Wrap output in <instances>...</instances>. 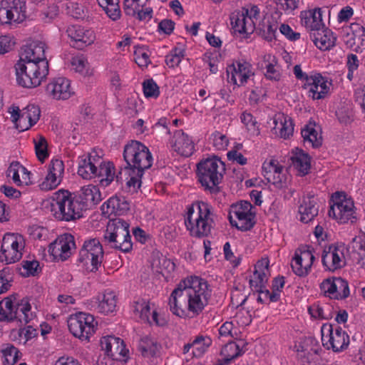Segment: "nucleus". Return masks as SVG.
Listing matches in <instances>:
<instances>
[{"instance_id": "nucleus-1", "label": "nucleus", "mask_w": 365, "mask_h": 365, "mask_svg": "<svg viewBox=\"0 0 365 365\" xmlns=\"http://www.w3.org/2000/svg\"><path fill=\"white\" fill-rule=\"evenodd\" d=\"M211 289L206 280L197 276H190L182 280L173 291L170 299V309L173 314L184 317L187 313L199 315L207 305Z\"/></svg>"}, {"instance_id": "nucleus-2", "label": "nucleus", "mask_w": 365, "mask_h": 365, "mask_svg": "<svg viewBox=\"0 0 365 365\" xmlns=\"http://www.w3.org/2000/svg\"><path fill=\"white\" fill-rule=\"evenodd\" d=\"M45 46L43 42L37 41L22 47L20 58L14 66L19 86L24 88L37 87L48 74Z\"/></svg>"}, {"instance_id": "nucleus-3", "label": "nucleus", "mask_w": 365, "mask_h": 365, "mask_svg": "<svg viewBox=\"0 0 365 365\" xmlns=\"http://www.w3.org/2000/svg\"><path fill=\"white\" fill-rule=\"evenodd\" d=\"M214 213L212 206L203 201H196L187 208L185 225L191 236H207L214 226Z\"/></svg>"}, {"instance_id": "nucleus-4", "label": "nucleus", "mask_w": 365, "mask_h": 365, "mask_svg": "<svg viewBox=\"0 0 365 365\" xmlns=\"http://www.w3.org/2000/svg\"><path fill=\"white\" fill-rule=\"evenodd\" d=\"M53 205L55 209V217L59 220L72 221L82 217L84 210L83 203L78 201L76 194L66 190H59L54 193Z\"/></svg>"}, {"instance_id": "nucleus-5", "label": "nucleus", "mask_w": 365, "mask_h": 365, "mask_svg": "<svg viewBox=\"0 0 365 365\" xmlns=\"http://www.w3.org/2000/svg\"><path fill=\"white\" fill-rule=\"evenodd\" d=\"M130 225L125 220L116 218L110 220L103 235L104 242L111 248L128 252L133 243L129 231Z\"/></svg>"}, {"instance_id": "nucleus-6", "label": "nucleus", "mask_w": 365, "mask_h": 365, "mask_svg": "<svg viewBox=\"0 0 365 365\" xmlns=\"http://www.w3.org/2000/svg\"><path fill=\"white\" fill-rule=\"evenodd\" d=\"M103 255V247L99 240L89 239L84 241L79 251L78 262L88 272H96L101 266Z\"/></svg>"}, {"instance_id": "nucleus-7", "label": "nucleus", "mask_w": 365, "mask_h": 365, "mask_svg": "<svg viewBox=\"0 0 365 365\" xmlns=\"http://www.w3.org/2000/svg\"><path fill=\"white\" fill-rule=\"evenodd\" d=\"M224 161H200L197 164L198 181L205 190L214 189L221 181Z\"/></svg>"}, {"instance_id": "nucleus-8", "label": "nucleus", "mask_w": 365, "mask_h": 365, "mask_svg": "<svg viewBox=\"0 0 365 365\" xmlns=\"http://www.w3.org/2000/svg\"><path fill=\"white\" fill-rule=\"evenodd\" d=\"M12 122L20 132L29 130L39 120L41 109L38 106L29 104L22 110L19 106L12 105L9 108Z\"/></svg>"}, {"instance_id": "nucleus-9", "label": "nucleus", "mask_w": 365, "mask_h": 365, "mask_svg": "<svg viewBox=\"0 0 365 365\" xmlns=\"http://www.w3.org/2000/svg\"><path fill=\"white\" fill-rule=\"evenodd\" d=\"M229 220L230 224L238 230H250L255 224V212L252 204L247 201H241L232 205Z\"/></svg>"}, {"instance_id": "nucleus-10", "label": "nucleus", "mask_w": 365, "mask_h": 365, "mask_svg": "<svg viewBox=\"0 0 365 365\" xmlns=\"http://www.w3.org/2000/svg\"><path fill=\"white\" fill-rule=\"evenodd\" d=\"M25 247L22 235L15 233L4 235L0 253V261L6 264H11L22 257V250Z\"/></svg>"}, {"instance_id": "nucleus-11", "label": "nucleus", "mask_w": 365, "mask_h": 365, "mask_svg": "<svg viewBox=\"0 0 365 365\" xmlns=\"http://www.w3.org/2000/svg\"><path fill=\"white\" fill-rule=\"evenodd\" d=\"M97 322L94 317L85 312H78L70 316L68 327L71 333L81 340H88L94 334Z\"/></svg>"}, {"instance_id": "nucleus-12", "label": "nucleus", "mask_w": 365, "mask_h": 365, "mask_svg": "<svg viewBox=\"0 0 365 365\" xmlns=\"http://www.w3.org/2000/svg\"><path fill=\"white\" fill-rule=\"evenodd\" d=\"M321 333L322 344L327 349L341 351L349 344V335L338 326L324 324L321 328Z\"/></svg>"}, {"instance_id": "nucleus-13", "label": "nucleus", "mask_w": 365, "mask_h": 365, "mask_svg": "<svg viewBox=\"0 0 365 365\" xmlns=\"http://www.w3.org/2000/svg\"><path fill=\"white\" fill-rule=\"evenodd\" d=\"M332 205L329 215L339 223H346L355 218L354 202L344 192H335L331 197Z\"/></svg>"}, {"instance_id": "nucleus-14", "label": "nucleus", "mask_w": 365, "mask_h": 365, "mask_svg": "<svg viewBox=\"0 0 365 365\" xmlns=\"http://www.w3.org/2000/svg\"><path fill=\"white\" fill-rule=\"evenodd\" d=\"M349 250L342 242L331 244L325 247L322 256V264L326 270L334 272L344 267L346 264Z\"/></svg>"}, {"instance_id": "nucleus-15", "label": "nucleus", "mask_w": 365, "mask_h": 365, "mask_svg": "<svg viewBox=\"0 0 365 365\" xmlns=\"http://www.w3.org/2000/svg\"><path fill=\"white\" fill-rule=\"evenodd\" d=\"M315 257L314 249L302 246L297 249L291 261L293 272L301 277L307 276L312 271Z\"/></svg>"}, {"instance_id": "nucleus-16", "label": "nucleus", "mask_w": 365, "mask_h": 365, "mask_svg": "<svg viewBox=\"0 0 365 365\" xmlns=\"http://www.w3.org/2000/svg\"><path fill=\"white\" fill-rule=\"evenodd\" d=\"M331 86V81L327 78L320 73H313L306 76L304 88L308 97L315 101L325 98L330 93Z\"/></svg>"}, {"instance_id": "nucleus-17", "label": "nucleus", "mask_w": 365, "mask_h": 365, "mask_svg": "<svg viewBox=\"0 0 365 365\" xmlns=\"http://www.w3.org/2000/svg\"><path fill=\"white\" fill-rule=\"evenodd\" d=\"M255 75L252 65L246 61H234L227 67V79L238 87L245 86Z\"/></svg>"}, {"instance_id": "nucleus-18", "label": "nucleus", "mask_w": 365, "mask_h": 365, "mask_svg": "<svg viewBox=\"0 0 365 365\" xmlns=\"http://www.w3.org/2000/svg\"><path fill=\"white\" fill-rule=\"evenodd\" d=\"M324 296L331 299H344L349 295V287L346 280L341 277H329L324 279L319 285Z\"/></svg>"}, {"instance_id": "nucleus-19", "label": "nucleus", "mask_w": 365, "mask_h": 365, "mask_svg": "<svg viewBox=\"0 0 365 365\" xmlns=\"http://www.w3.org/2000/svg\"><path fill=\"white\" fill-rule=\"evenodd\" d=\"M74 237L70 233L59 235L48 246V252L56 260L64 261L71 255V250L75 249Z\"/></svg>"}, {"instance_id": "nucleus-20", "label": "nucleus", "mask_w": 365, "mask_h": 365, "mask_svg": "<svg viewBox=\"0 0 365 365\" xmlns=\"http://www.w3.org/2000/svg\"><path fill=\"white\" fill-rule=\"evenodd\" d=\"M66 34L72 46L77 49H83L93 43L96 40V34L93 29L79 25L69 26Z\"/></svg>"}, {"instance_id": "nucleus-21", "label": "nucleus", "mask_w": 365, "mask_h": 365, "mask_svg": "<svg viewBox=\"0 0 365 365\" xmlns=\"http://www.w3.org/2000/svg\"><path fill=\"white\" fill-rule=\"evenodd\" d=\"M262 173L264 178L277 188L283 189L288 185L287 178L282 165L279 161H264Z\"/></svg>"}, {"instance_id": "nucleus-22", "label": "nucleus", "mask_w": 365, "mask_h": 365, "mask_svg": "<svg viewBox=\"0 0 365 365\" xmlns=\"http://www.w3.org/2000/svg\"><path fill=\"white\" fill-rule=\"evenodd\" d=\"M148 0H124L123 9L126 15L140 21H149L153 17V9L147 6Z\"/></svg>"}, {"instance_id": "nucleus-23", "label": "nucleus", "mask_w": 365, "mask_h": 365, "mask_svg": "<svg viewBox=\"0 0 365 365\" xmlns=\"http://www.w3.org/2000/svg\"><path fill=\"white\" fill-rule=\"evenodd\" d=\"M272 133L277 137L289 138L294 133V124L290 117L278 113L269 122Z\"/></svg>"}, {"instance_id": "nucleus-24", "label": "nucleus", "mask_w": 365, "mask_h": 365, "mask_svg": "<svg viewBox=\"0 0 365 365\" xmlns=\"http://www.w3.org/2000/svg\"><path fill=\"white\" fill-rule=\"evenodd\" d=\"M269 260L262 257L255 266V271L250 278V284L253 290H260L266 288L270 275L269 269Z\"/></svg>"}, {"instance_id": "nucleus-25", "label": "nucleus", "mask_w": 365, "mask_h": 365, "mask_svg": "<svg viewBox=\"0 0 365 365\" xmlns=\"http://www.w3.org/2000/svg\"><path fill=\"white\" fill-rule=\"evenodd\" d=\"M46 91L49 96L56 100H66L73 94L71 81L64 77L53 78L47 85Z\"/></svg>"}, {"instance_id": "nucleus-26", "label": "nucleus", "mask_w": 365, "mask_h": 365, "mask_svg": "<svg viewBox=\"0 0 365 365\" xmlns=\"http://www.w3.org/2000/svg\"><path fill=\"white\" fill-rule=\"evenodd\" d=\"M169 143L172 149L182 157L189 158L194 152L192 140L182 130L175 131Z\"/></svg>"}, {"instance_id": "nucleus-27", "label": "nucleus", "mask_w": 365, "mask_h": 365, "mask_svg": "<svg viewBox=\"0 0 365 365\" xmlns=\"http://www.w3.org/2000/svg\"><path fill=\"white\" fill-rule=\"evenodd\" d=\"M323 11L321 8H314L300 12L301 24L309 31H320L324 24L322 18Z\"/></svg>"}, {"instance_id": "nucleus-28", "label": "nucleus", "mask_w": 365, "mask_h": 365, "mask_svg": "<svg viewBox=\"0 0 365 365\" xmlns=\"http://www.w3.org/2000/svg\"><path fill=\"white\" fill-rule=\"evenodd\" d=\"M11 296V310L12 322L17 321L21 324H27L35 317V314L31 312V306L28 299L24 298L20 301L14 302Z\"/></svg>"}, {"instance_id": "nucleus-29", "label": "nucleus", "mask_w": 365, "mask_h": 365, "mask_svg": "<svg viewBox=\"0 0 365 365\" xmlns=\"http://www.w3.org/2000/svg\"><path fill=\"white\" fill-rule=\"evenodd\" d=\"M97 176L101 177L99 185L103 187L109 186L114 179L120 183L123 181V172L120 170L118 174L115 173L113 161H102L98 168Z\"/></svg>"}, {"instance_id": "nucleus-30", "label": "nucleus", "mask_w": 365, "mask_h": 365, "mask_svg": "<svg viewBox=\"0 0 365 365\" xmlns=\"http://www.w3.org/2000/svg\"><path fill=\"white\" fill-rule=\"evenodd\" d=\"M123 160H153V156L144 144L131 140L124 147Z\"/></svg>"}, {"instance_id": "nucleus-31", "label": "nucleus", "mask_w": 365, "mask_h": 365, "mask_svg": "<svg viewBox=\"0 0 365 365\" xmlns=\"http://www.w3.org/2000/svg\"><path fill=\"white\" fill-rule=\"evenodd\" d=\"M132 312L135 318H138L140 320L148 322L150 324L155 323L157 326L159 324L158 321V313L155 309L153 311L151 319L149 317L150 312V306L148 302H146L143 299H138L134 301L132 304Z\"/></svg>"}, {"instance_id": "nucleus-32", "label": "nucleus", "mask_w": 365, "mask_h": 365, "mask_svg": "<svg viewBox=\"0 0 365 365\" xmlns=\"http://www.w3.org/2000/svg\"><path fill=\"white\" fill-rule=\"evenodd\" d=\"M76 196L81 203H83L84 210L88 206L97 205L102 200L99 187L93 185L82 187L78 194H76Z\"/></svg>"}, {"instance_id": "nucleus-33", "label": "nucleus", "mask_w": 365, "mask_h": 365, "mask_svg": "<svg viewBox=\"0 0 365 365\" xmlns=\"http://www.w3.org/2000/svg\"><path fill=\"white\" fill-rule=\"evenodd\" d=\"M230 21L235 32L239 34H252L255 28V23L247 18L242 11H235L231 14Z\"/></svg>"}, {"instance_id": "nucleus-34", "label": "nucleus", "mask_w": 365, "mask_h": 365, "mask_svg": "<svg viewBox=\"0 0 365 365\" xmlns=\"http://www.w3.org/2000/svg\"><path fill=\"white\" fill-rule=\"evenodd\" d=\"M212 344V340L207 336H197L192 343L185 344L183 354L187 356L201 357Z\"/></svg>"}, {"instance_id": "nucleus-35", "label": "nucleus", "mask_w": 365, "mask_h": 365, "mask_svg": "<svg viewBox=\"0 0 365 365\" xmlns=\"http://www.w3.org/2000/svg\"><path fill=\"white\" fill-rule=\"evenodd\" d=\"M304 145L312 148H318L322 145L323 138L321 129L314 122H309L301 131Z\"/></svg>"}, {"instance_id": "nucleus-36", "label": "nucleus", "mask_w": 365, "mask_h": 365, "mask_svg": "<svg viewBox=\"0 0 365 365\" xmlns=\"http://www.w3.org/2000/svg\"><path fill=\"white\" fill-rule=\"evenodd\" d=\"M7 177L11 178L14 182L18 185H27L30 181L31 173L19 161H12L7 171Z\"/></svg>"}, {"instance_id": "nucleus-37", "label": "nucleus", "mask_w": 365, "mask_h": 365, "mask_svg": "<svg viewBox=\"0 0 365 365\" xmlns=\"http://www.w3.org/2000/svg\"><path fill=\"white\" fill-rule=\"evenodd\" d=\"M318 212L319 208L314 197L307 196L303 197L302 203L299 206L300 221L304 223L312 221L318 215Z\"/></svg>"}, {"instance_id": "nucleus-38", "label": "nucleus", "mask_w": 365, "mask_h": 365, "mask_svg": "<svg viewBox=\"0 0 365 365\" xmlns=\"http://www.w3.org/2000/svg\"><path fill=\"white\" fill-rule=\"evenodd\" d=\"M95 303L96 309L98 312L108 314L112 313L116 307V296L113 292H106L102 295H99Z\"/></svg>"}, {"instance_id": "nucleus-39", "label": "nucleus", "mask_w": 365, "mask_h": 365, "mask_svg": "<svg viewBox=\"0 0 365 365\" xmlns=\"http://www.w3.org/2000/svg\"><path fill=\"white\" fill-rule=\"evenodd\" d=\"M138 351L145 357L155 356L158 351V339L150 336L141 337L138 341Z\"/></svg>"}, {"instance_id": "nucleus-40", "label": "nucleus", "mask_w": 365, "mask_h": 365, "mask_svg": "<svg viewBox=\"0 0 365 365\" xmlns=\"http://www.w3.org/2000/svg\"><path fill=\"white\" fill-rule=\"evenodd\" d=\"M71 68L83 77L90 76L93 73L87 58L82 54L71 58Z\"/></svg>"}, {"instance_id": "nucleus-41", "label": "nucleus", "mask_w": 365, "mask_h": 365, "mask_svg": "<svg viewBox=\"0 0 365 365\" xmlns=\"http://www.w3.org/2000/svg\"><path fill=\"white\" fill-rule=\"evenodd\" d=\"M97 2L112 21H115L120 19V0H97Z\"/></svg>"}, {"instance_id": "nucleus-42", "label": "nucleus", "mask_w": 365, "mask_h": 365, "mask_svg": "<svg viewBox=\"0 0 365 365\" xmlns=\"http://www.w3.org/2000/svg\"><path fill=\"white\" fill-rule=\"evenodd\" d=\"M314 42L315 46L320 50L326 51L334 46L336 37L331 31L326 29L317 33Z\"/></svg>"}, {"instance_id": "nucleus-43", "label": "nucleus", "mask_w": 365, "mask_h": 365, "mask_svg": "<svg viewBox=\"0 0 365 365\" xmlns=\"http://www.w3.org/2000/svg\"><path fill=\"white\" fill-rule=\"evenodd\" d=\"M264 61L266 78L269 80L279 81L281 73L275 57L271 54H266L264 56Z\"/></svg>"}, {"instance_id": "nucleus-44", "label": "nucleus", "mask_w": 365, "mask_h": 365, "mask_svg": "<svg viewBox=\"0 0 365 365\" xmlns=\"http://www.w3.org/2000/svg\"><path fill=\"white\" fill-rule=\"evenodd\" d=\"M11 12L14 14V23L19 24L26 18V5L24 0H8Z\"/></svg>"}, {"instance_id": "nucleus-45", "label": "nucleus", "mask_w": 365, "mask_h": 365, "mask_svg": "<svg viewBox=\"0 0 365 365\" xmlns=\"http://www.w3.org/2000/svg\"><path fill=\"white\" fill-rule=\"evenodd\" d=\"M242 354L240 346L235 342H229L225 344L221 351V360L225 364H229L232 359Z\"/></svg>"}, {"instance_id": "nucleus-46", "label": "nucleus", "mask_w": 365, "mask_h": 365, "mask_svg": "<svg viewBox=\"0 0 365 365\" xmlns=\"http://www.w3.org/2000/svg\"><path fill=\"white\" fill-rule=\"evenodd\" d=\"M4 365H14L19 359V351L13 344H6L1 349Z\"/></svg>"}, {"instance_id": "nucleus-47", "label": "nucleus", "mask_w": 365, "mask_h": 365, "mask_svg": "<svg viewBox=\"0 0 365 365\" xmlns=\"http://www.w3.org/2000/svg\"><path fill=\"white\" fill-rule=\"evenodd\" d=\"M133 60L140 68H146L150 63V51L145 46H135Z\"/></svg>"}, {"instance_id": "nucleus-48", "label": "nucleus", "mask_w": 365, "mask_h": 365, "mask_svg": "<svg viewBox=\"0 0 365 365\" xmlns=\"http://www.w3.org/2000/svg\"><path fill=\"white\" fill-rule=\"evenodd\" d=\"M98 168L92 161H81L78 168V174L83 179H91L97 176Z\"/></svg>"}, {"instance_id": "nucleus-49", "label": "nucleus", "mask_w": 365, "mask_h": 365, "mask_svg": "<svg viewBox=\"0 0 365 365\" xmlns=\"http://www.w3.org/2000/svg\"><path fill=\"white\" fill-rule=\"evenodd\" d=\"M131 162L132 163H130V161H126L128 165L121 170L123 175L125 177H135L141 179L144 173V168H143L140 165L141 161Z\"/></svg>"}, {"instance_id": "nucleus-50", "label": "nucleus", "mask_w": 365, "mask_h": 365, "mask_svg": "<svg viewBox=\"0 0 365 365\" xmlns=\"http://www.w3.org/2000/svg\"><path fill=\"white\" fill-rule=\"evenodd\" d=\"M240 119L250 135H257L259 133L257 122L251 113L247 112L242 113Z\"/></svg>"}, {"instance_id": "nucleus-51", "label": "nucleus", "mask_w": 365, "mask_h": 365, "mask_svg": "<svg viewBox=\"0 0 365 365\" xmlns=\"http://www.w3.org/2000/svg\"><path fill=\"white\" fill-rule=\"evenodd\" d=\"M61 181L62 179L47 172L46 177L38 184V187L42 191H49L56 188Z\"/></svg>"}, {"instance_id": "nucleus-52", "label": "nucleus", "mask_w": 365, "mask_h": 365, "mask_svg": "<svg viewBox=\"0 0 365 365\" xmlns=\"http://www.w3.org/2000/svg\"><path fill=\"white\" fill-rule=\"evenodd\" d=\"M184 56L185 51L182 47L175 48L165 56V63L169 67H175L180 63Z\"/></svg>"}, {"instance_id": "nucleus-53", "label": "nucleus", "mask_w": 365, "mask_h": 365, "mask_svg": "<svg viewBox=\"0 0 365 365\" xmlns=\"http://www.w3.org/2000/svg\"><path fill=\"white\" fill-rule=\"evenodd\" d=\"M11 310V296L4 298L0 302V322H12Z\"/></svg>"}, {"instance_id": "nucleus-54", "label": "nucleus", "mask_w": 365, "mask_h": 365, "mask_svg": "<svg viewBox=\"0 0 365 365\" xmlns=\"http://www.w3.org/2000/svg\"><path fill=\"white\" fill-rule=\"evenodd\" d=\"M14 14L11 12L10 6L8 0L0 1V23L12 24L14 23Z\"/></svg>"}, {"instance_id": "nucleus-55", "label": "nucleus", "mask_w": 365, "mask_h": 365, "mask_svg": "<svg viewBox=\"0 0 365 365\" xmlns=\"http://www.w3.org/2000/svg\"><path fill=\"white\" fill-rule=\"evenodd\" d=\"M143 91L145 98H158L159 95V86L153 79H146L143 83Z\"/></svg>"}, {"instance_id": "nucleus-56", "label": "nucleus", "mask_w": 365, "mask_h": 365, "mask_svg": "<svg viewBox=\"0 0 365 365\" xmlns=\"http://www.w3.org/2000/svg\"><path fill=\"white\" fill-rule=\"evenodd\" d=\"M35 143V151L38 160H45L49 157V153L48 150V143L46 138L43 136L37 140H34Z\"/></svg>"}, {"instance_id": "nucleus-57", "label": "nucleus", "mask_w": 365, "mask_h": 365, "mask_svg": "<svg viewBox=\"0 0 365 365\" xmlns=\"http://www.w3.org/2000/svg\"><path fill=\"white\" fill-rule=\"evenodd\" d=\"M239 331L238 328L235 326L232 321L225 322L219 328V334L220 337L236 338Z\"/></svg>"}, {"instance_id": "nucleus-58", "label": "nucleus", "mask_w": 365, "mask_h": 365, "mask_svg": "<svg viewBox=\"0 0 365 365\" xmlns=\"http://www.w3.org/2000/svg\"><path fill=\"white\" fill-rule=\"evenodd\" d=\"M309 314L315 319H326L329 317V313L327 312L324 307L319 304L314 303L308 308Z\"/></svg>"}, {"instance_id": "nucleus-59", "label": "nucleus", "mask_w": 365, "mask_h": 365, "mask_svg": "<svg viewBox=\"0 0 365 365\" xmlns=\"http://www.w3.org/2000/svg\"><path fill=\"white\" fill-rule=\"evenodd\" d=\"M282 14L279 12L273 13L270 18L267 20L266 25L267 31L269 34L274 35L277 29H279L280 24H282Z\"/></svg>"}, {"instance_id": "nucleus-60", "label": "nucleus", "mask_w": 365, "mask_h": 365, "mask_svg": "<svg viewBox=\"0 0 365 365\" xmlns=\"http://www.w3.org/2000/svg\"><path fill=\"white\" fill-rule=\"evenodd\" d=\"M12 276L9 268L0 270V294L7 292L11 287Z\"/></svg>"}, {"instance_id": "nucleus-61", "label": "nucleus", "mask_w": 365, "mask_h": 365, "mask_svg": "<svg viewBox=\"0 0 365 365\" xmlns=\"http://www.w3.org/2000/svg\"><path fill=\"white\" fill-rule=\"evenodd\" d=\"M210 140L213 146L217 150H224L228 145L227 136L218 131H215L211 135Z\"/></svg>"}, {"instance_id": "nucleus-62", "label": "nucleus", "mask_w": 365, "mask_h": 365, "mask_svg": "<svg viewBox=\"0 0 365 365\" xmlns=\"http://www.w3.org/2000/svg\"><path fill=\"white\" fill-rule=\"evenodd\" d=\"M22 269H24V272H21V274L24 277H29L30 275L35 276L38 273V267L39 263L36 260L32 261H23L22 262Z\"/></svg>"}, {"instance_id": "nucleus-63", "label": "nucleus", "mask_w": 365, "mask_h": 365, "mask_svg": "<svg viewBox=\"0 0 365 365\" xmlns=\"http://www.w3.org/2000/svg\"><path fill=\"white\" fill-rule=\"evenodd\" d=\"M232 322L240 327H246L252 322L251 316L247 310L240 309L233 317Z\"/></svg>"}, {"instance_id": "nucleus-64", "label": "nucleus", "mask_w": 365, "mask_h": 365, "mask_svg": "<svg viewBox=\"0 0 365 365\" xmlns=\"http://www.w3.org/2000/svg\"><path fill=\"white\" fill-rule=\"evenodd\" d=\"M223 252L225 255V258L226 260L229 261L230 264L234 267H237L240 265L241 262L240 255H235L234 252L231 250V246L230 242H226L223 246Z\"/></svg>"}]
</instances>
